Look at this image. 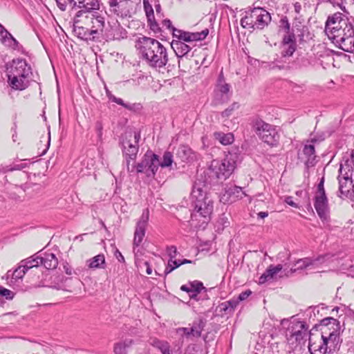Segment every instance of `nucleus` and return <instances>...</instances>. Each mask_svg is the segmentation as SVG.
I'll use <instances>...</instances> for the list:
<instances>
[{"label": "nucleus", "mask_w": 354, "mask_h": 354, "mask_svg": "<svg viewBox=\"0 0 354 354\" xmlns=\"http://www.w3.org/2000/svg\"><path fill=\"white\" fill-rule=\"evenodd\" d=\"M207 185L205 181L197 179L192 191V198L194 199V211L191 214L192 221L203 218V223H207L213 212V201L207 194Z\"/></svg>", "instance_id": "nucleus-1"}, {"label": "nucleus", "mask_w": 354, "mask_h": 354, "mask_svg": "<svg viewBox=\"0 0 354 354\" xmlns=\"http://www.w3.org/2000/svg\"><path fill=\"white\" fill-rule=\"evenodd\" d=\"M142 58L153 68H162L168 62L167 49L158 40L143 37L139 39Z\"/></svg>", "instance_id": "nucleus-2"}, {"label": "nucleus", "mask_w": 354, "mask_h": 354, "mask_svg": "<svg viewBox=\"0 0 354 354\" xmlns=\"http://www.w3.org/2000/svg\"><path fill=\"white\" fill-rule=\"evenodd\" d=\"M270 14L263 8L255 7L245 12V16L241 19V26L243 28L263 30L271 21Z\"/></svg>", "instance_id": "nucleus-3"}, {"label": "nucleus", "mask_w": 354, "mask_h": 354, "mask_svg": "<svg viewBox=\"0 0 354 354\" xmlns=\"http://www.w3.org/2000/svg\"><path fill=\"white\" fill-rule=\"evenodd\" d=\"M250 125L252 131L263 142L272 147L279 145L280 135L275 127L259 117L252 118Z\"/></svg>", "instance_id": "nucleus-4"}, {"label": "nucleus", "mask_w": 354, "mask_h": 354, "mask_svg": "<svg viewBox=\"0 0 354 354\" xmlns=\"http://www.w3.org/2000/svg\"><path fill=\"white\" fill-rule=\"evenodd\" d=\"M291 319L292 320L290 321L287 328L286 335L287 340L291 344L300 342L307 337L309 338L313 335L312 331L313 330H309L308 326L305 322L295 319L294 316H292Z\"/></svg>", "instance_id": "nucleus-5"}, {"label": "nucleus", "mask_w": 354, "mask_h": 354, "mask_svg": "<svg viewBox=\"0 0 354 354\" xmlns=\"http://www.w3.org/2000/svg\"><path fill=\"white\" fill-rule=\"evenodd\" d=\"M353 176L354 170L350 169L348 165L341 162L337 177L339 181V197L345 196L350 198L351 192L354 189Z\"/></svg>", "instance_id": "nucleus-6"}, {"label": "nucleus", "mask_w": 354, "mask_h": 354, "mask_svg": "<svg viewBox=\"0 0 354 354\" xmlns=\"http://www.w3.org/2000/svg\"><path fill=\"white\" fill-rule=\"evenodd\" d=\"M318 328H320L321 335H326L328 341H330L331 344H339L341 326L337 319L332 317H326L320 321L319 325L315 324L312 330H317Z\"/></svg>", "instance_id": "nucleus-7"}, {"label": "nucleus", "mask_w": 354, "mask_h": 354, "mask_svg": "<svg viewBox=\"0 0 354 354\" xmlns=\"http://www.w3.org/2000/svg\"><path fill=\"white\" fill-rule=\"evenodd\" d=\"M159 156L148 150L140 162L134 164L137 173H144L147 177H154L158 169Z\"/></svg>", "instance_id": "nucleus-8"}, {"label": "nucleus", "mask_w": 354, "mask_h": 354, "mask_svg": "<svg viewBox=\"0 0 354 354\" xmlns=\"http://www.w3.org/2000/svg\"><path fill=\"white\" fill-rule=\"evenodd\" d=\"M133 143L131 140H124L122 141V153L126 160L127 169L128 172H133L135 171V165H130L131 160H135L137 158L139 147L138 142L140 139V133L135 131L133 133Z\"/></svg>", "instance_id": "nucleus-9"}, {"label": "nucleus", "mask_w": 354, "mask_h": 354, "mask_svg": "<svg viewBox=\"0 0 354 354\" xmlns=\"http://www.w3.org/2000/svg\"><path fill=\"white\" fill-rule=\"evenodd\" d=\"M308 341V350L311 354H330L337 346V344H331L330 341H328L325 335H321L318 339H314L310 336Z\"/></svg>", "instance_id": "nucleus-10"}, {"label": "nucleus", "mask_w": 354, "mask_h": 354, "mask_svg": "<svg viewBox=\"0 0 354 354\" xmlns=\"http://www.w3.org/2000/svg\"><path fill=\"white\" fill-rule=\"evenodd\" d=\"M180 289L188 293L190 299L198 301L209 299L207 288L199 281H189L187 283L182 285Z\"/></svg>", "instance_id": "nucleus-11"}, {"label": "nucleus", "mask_w": 354, "mask_h": 354, "mask_svg": "<svg viewBox=\"0 0 354 354\" xmlns=\"http://www.w3.org/2000/svg\"><path fill=\"white\" fill-rule=\"evenodd\" d=\"M348 19L345 15L339 12L329 15L325 23V32L328 37L331 39Z\"/></svg>", "instance_id": "nucleus-12"}, {"label": "nucleus", "mask_w": 354, "mask_h": 354, "mask_svg": "<svg viewBox=\"0 0 354 354\" xmlns=\"http://www.w3.org/2000/svg\"><path fill=\"white\" fill-rule=\"evenodd\" d=\"M238 160L239 155L236 153L228 152L218 167L217 177L224 179L228 178L233 173Z\"/></svg>", "instance_id": "nucleus-13"}, {"label": "nucleus", "mask_w": 354, "mask_h": 354, "mask_svg": "<svg viewBox=\"0 0 354 354\" xmlns=\"http://www.w3.org/2000/svg\"><path fill=\"white\" fill-rule=\"evenodd\" d=\"M8 75H21V77H30L32 75V68L24 59H14L10 68H8Z\"/></svg>", "instance_id": "nucleus-14"}, {"label": "nucleus", "mask_w": 354, "mask_h": 354, "mask_svg": "<svg viewBox=\"0 0 354 354\" xmlns=\"http://www.w3.org/2000/svg\"><path fill=\"white\" fill-rule=\"evenodd\" d=\"M206 324V322L202 319L194 322L191 328L181 327L176 329V333L181 338L186 337L189 339L193 337H199Z\"/></svg>", "instance_id": "nucleus-15"}, {"label": "nucleus", "mask_w": 354, "mask_h": 354, "mask_svg": "<svg viewBox=\"0 0 354 354\" xmlns=\"http://www.w3.org/2000/svg\"><path fill=\"white\" fill-rule=\"evenodd\" d=\"M149 212L148 209L143 211L140 219L137 222L134 232L133 245L139 246L145 236L146 228L149 221Z\"/></svg>", "instance_id": "nucleus-16"}, {"label": "nucleus", "mask_w": 354, "mask_h": 354, "mask_svg": "<svg viewBox=\"0 0 354 354\" xmlns=\"http://www.w3.org/2000/svg\"><path fill=\"white\" fill-rule=\"evenodd\" d=\"M91 28L90 29L93 38L96 42L101 41L104 38V29L105 27V19L101 15L94 12L91 17Z\"/></svg>", "instance_id": "nucleus-17"}, {"label": "nucleus", "mask_w": 354, "mask_h": 354, "mask_svg": "<svg viewBox=\"0 0 354 354\" xmlns=\"http://www.w3.org/2000/svg\"><path fill=\"white\" fill-rule=\"evenodd\" d=\"M314 207L322 221H327L328 218V201L326 194L315 195L314 198Z\"/></svg>", "instance_id": "nucleus-18"}, {"label": "nucleus", "mask_w": 354, "mask_h": 354, "mask_svg": "<svg viewBox=\"0 0 354 354\" xmlns=\"http://www.w3.org/2000/svg\"><path fill=\"white\" fill-rule=\"evenodd\" d=\"M281 57H291L297 49L296 37L295 33L284 35L281 42Z\"/></svg>", "instance_id": "nucleus-19"}, {"label": "nucleus", "mask_w": 354, "mask_h": 354, "mask_svg": "<svg viewBox=\"0 0 354 354\" xmlns=\"http://www.w3.org/2000/svg\"><path fill=\"white\" fill-rule=\"evenodd\" d=\"M129 0L108 1L109 12L118 17H126L129 16L130 11L128 8Z\"/></svg>", "instance_id": "nucleus-20"}, {"label": "nucleus", "mask_w": 354, "mask_h": 354, "mask_svg": "<svg viewBox=\"0 0 354 354\" xmlns=\"http://www.w3.org/2000/svg\"><path fill=\"white\" fill-rule=\"evenodd\" d=\"M230 85L225 82L224 76L221 72L217 80L215 92L219 95V100L221 102H227L230 99Z\"/></svg>", "instance_id": "nucleus-21"}, {"label": "nucleus", "mask_w": 354, "mask_h": 354, "mask_svg": "<svg viewBox=\"0 0 354 354\" xmlns=\"http://www.w3.org/2000/svg\"><path fill=\"white\" fill-rule=\"evenodd\" d=\"M77 18L78 17H74V24L73 28V34L78 39L82 41H85L86 42H96L95 38H93V35L91 34L90 29L78 25L80 21L77 19Z\"/></svg>", "instance_id": "nucleus-22"}, {"label": "nucleus", "mask_w": 354, "mask_h": 354, "mask_svg": "<svg viewBox=\"0 0 354 354\" xmlns=\"http://www.w3.org/2000/svg\"><path fill=\"white\" fill-rule=\"evenodd\" d=\"M1 41L8 47L25 53L24 48L18 41L4 28L0 31Z\"/></svg>", "instance_id": "nucleus-23"}, {"label": "nucleus", "mask_w": 354, "mask_h": 354, "mask_svg": "<svg viewBox=\"0 0 354 354\" xmlns=\"http://www.w3.org/2000/svg\"><path fill=\"white\" fill-rule=\"evenodd\" d=\"M284 270L285 269L282 264H278L277 266H274L272 264L270 265L259 278V283L263 284L268 281L276 279L277 275L279 272H284Z\"/></svg>", "instance_id": "nucleus-24"}, {"label": "nucleus", "mask_w": 354, "mask_h": 354, "mask_svg": "<svg viewBox=\"0 0 354 354\" xmlns=\"http://www.w3.org/2000/svg\"><path fill=\"white\" fill-rule=\"evenodd\" d=\"M311 143H315L317 142V140L315 138H313L310 140H308ZM303 153L305 155L306 160H305V165L306 167H312L315 166L316 163V155H315V149L313 144L306 145L303 149Z\"/></svg>", "instance_id": "nucleus-25"}, {"label": "nucleus", "mask_w": 354, "mask_h": 354, "mask_svg": "<svg viewBox=\"0 0 354 354\" xmlns=\"http://www.w3.org/2000/svg\"><path fill=\"white\" fill-rule=\"evenodd\" d=\"M30 77H22L21 75H8V82L15 90L23 91L30 85Z\"/></svg>", "instance_id": "nucleus-26"}, {"label": "nucleus", "mask_w": 354, "mask_h": 354, "mask_svg": "<svg viewBox=\"0 0 354 354\" xmlns=\"http://www.w3.org/2000/svg\"><path fill=\"white\" fill-rule=\"evenodd\" d=\"M41 266H43L47 270L55 269L58 265V259L55 254L51 252H39Z\"/></svg>", "instance_id": "nucleus-27"}, {"label": "nucleus", "mask_w": 354, "mask_h": 354, "mask_svg": "<svg viewBox=\"0 0 354 354\" xmlns=\"http://www.w3.org/2000/svg\"><path fill=\"white\" fill-rule=\"evenodd\" d=\"M127 37V32L120 24L111 26L108 32L106 33L107 40H121Z\"/></svg>", "instance_id": "nucleus-28"}, {"label": "nucleus", "mask_w": 354, "mask_h": 354, "mask_svg": "<svg viewBox=\"0 0 354 354\" xmlns=\"http://www.w3.org/2000/svg\"><path fill=\"white\" fill-rule=\"evenodd\" d=\"M100 9L98 0H84L81 9L75 14V17H81L86 13H91Z\"/></svg>", "instance_id": "nucleus-29"}, {"label": "nucleus", "mask_w": 354, "mask_h": 354, "mask_svg": "<svg viewBox=\"0 0 354 354\" xmlns=\"http://www.w3.org/2000/svg\"><path fill=\"white\" fill-rule=\"evenodd\" d=\"M295 266L297 267L294 268H292L290 270H284V275L286 277H290L297 270H302L307 268L308 267L312 266L311 259L310 257L299 259L295 262Z\"/></svg>", "instance_id": "nucleus-30"}, {"label": "nucleus", "mask_w": 354, "mask_h": 354, "mask_svg": "<svg viewBox=\"0 0 354 354\" xmlns=\"http://www.w3.org/2000/svg\"><path fill=\"white\" fill-rule=\"evenodd\" d=\"M171 46L178 57H182L186 55L192 48L182 41L173 39Z\"/></svg>", "instance_id": "nucleus-31"}, {"label": "nucleus", "mask_w": 354, "mask_h": 354, "mask_svg": "<svg viewBox=\"0 0 354 354\" xmlns=\"http://www.w3.org/2000/svg\"><path fill=\"white\" fill-rule=\"evenodd\" d=\"M133 344L134 340L129 338L116 342L113 345V353L115 354H127L128 349Z\"/></svg>", "instance_id": "nucleus-32"}, {"label": "nucleus", "mask_w": 354, "mask_h": 354, "mask_svg": "<svg viewBox=\"0 0 354 354\" xmlns=\"http://www.w3.org/2000/svg\"><path fill=\"white\" fill-rule=\"evenodd\" d=\"M86 265L91 269L104 268L106 266L104 255L100 254L89 259L86 261Z\"/></svg>", "instance_id": "nucleus-33"}, {"label": "nucleus", "mask_w": 354, "mask_h": 354, "mask_svg": "<svg viewBox=\"0 0 354 354\" xmlns=\"http://www.w3.org/2000/svg\"><path fill=\"white\" fill-rule=\"evenodd\" d=\"M333 43L344 51L354 53V36Z\"/></svg>", "instance_id": "nucleus-34"}, {"label": "nucleus", "mask_w": 354, "mask_h": 354, "mask_svg": "<svg viewBox=\"0 0 354 354\" xmlns=\"http://www.w3.org/2000/svg\"><path fill=\"white\" fill-rule=\"evenodd\" d=\"M40 256L39 253H36L34 255L31 256L29 258H27L21 261L22 263L23 268H26V270H30L33 268H38L41 266V263H39Z\"/></svg>", "instance_id": "nucleus-35"}, {"label": "nucleus", "mask_w": 354, "mask_h": 354, "mask_svg": "<svg viewBox=\"0 0 354 354\" xmlns=\"http://www.w3.org/2000/svg\"><path fill=\"white\" fill-rule=\"evenodd\" d=\"M239 301L236 299H230L221 303L218 306L219 312L224 314H229L234 311L235 308L238 306Z\"/></svg>", "instance_id": "nucleus-36"}, {"label": "nucleus", "mask_w": 354, "mask_h": 354, "mask_svg": "<svg viewBox=\"0 0 354 354\" xmlns=\"http://www.w3.org/2000/svg\"><path fill=\"white\" fill-rule=\"evenodd\" d=\"M177 156L184 162L194 158V153L192 149L186 145H181L178 147Z\"/></svg>", "instance_id": "nucleus-37"}, {"label": "nucleus", "mask_w": 354, "mask_h": 354, "mask_svg": "<svg viewBox=\"0 0 354 354\" xmlns=\"http://www.w3.org/2000/svg\"><path fill=\"white\" fill-rule=\"evenodd\" d=\"M214 136V138L223 145H230L234 141V136L231 133H224L222 132H215Z\"/></svg>", "instance_id": "nucleus-38"}, {"label": "nucleus", "mask_w": 354, "mask_h": 354, "mask_svg": "<svg viewBox=\"0 0 354 354\" xmlns=\"http://www.w3.org/2000/svg\"><path fill=\"white\" fill-rule=\"evenodd\" d=\"M209 34V30L205 28L201 32H188L189 42L195 41H202L206 38Z\"/></svg>", "instance_id": "nucleus-39"}, {"label": "nucleus", "mask_w": 354, "mask_h": 354, "mask_svg": "<svg viewBox=\"0 0 354 354\" xmlns=\"http://www.w3.org/2000/svg\"><path fill=\"white\" fill-rule=\"evenodd\" d=\"M312 261V266L317 268L319 266L326 263L330 258V254H321L317 257H310Z\"/></svg>", "instance_id": "nucleus-40"}, {"label": "nucleus", "mask_w": 354, "mask_h": 354, "mask_svg": "<svg viewBox=\"0 0 354 354\" xmlns=\"http://www.w3.org/2000/svg\"><path fill=\"white\" fill-rule=\"evenodd\" d=\"M106 94H107V97L109 99V100H111L119 105L122 106L123 107H124L125 109H127L128 110L133 109V106L135 104L131 105L130 104L124 103L122 99L115 97V95H112L110 92H107Z\"/></svg>", "instance_id": "nucleus-41"}, {"label": "nucleus", "mask_w": 354, "mask_h": 354, "mask_svg": "<svg viewBox=\"0 0 354 354\" xmlns=\"http://www.w3.org/2000/svg\"><path fill=\"white\" fill-rule=\"evenodd\" d=\"M173 162V155L169 151H165L163 154L162 160L160 162L159 160V165L158 167H161L162 168L164 167H168L171 165Z\"/></svg>", "instance_id": "nucleus-42"}, {"label": "nucleus", "mask_w": 354, "mask_h": 354, "mask_svg": "<svg viewBox=\"0 0 354 354\" xmlns=\"http://www.w3.org/2000/svg\"><path fill=\"white\" fill-rule=\"evenodd\" d=\"M279 28L283 30L286 32V35L294 33L293 32H290V24L286 16H283L279 20Z\"/></svg>", "instance_id": "nucleus-43"}, {"label": "nucleus", "mask_w": 354, "mask_h": 354, "mask_svg": "<svg viewBox=\"0 0 354 354\" xmlns=\"http://www.w3.org/2000/svg\"><path fill=\"white\" fill-rule=\"evenodd\" d=\"M181 265H182V263H180V260L169 259L168 261V264L164 271L165 274L167 275L168 274L174 270H175L176 268L180 266Z\"/></svg>", "instance_id": "nucleus-44"}, {"label": "nucleus", "mask_w": 354, "mask_h": 354, "mask_svg": "<svg viewBox=\"0 0 354 354\" xmlns=\"http://www.w3.org/2000/svg\"><path fill=\"white\" fill-rule=\"evenodd\" d=\"M58 8L62 11L66 10L67 5H70L72 9L76 8V3L73 0H55Z\"/></svg>", "instance_id": "nucleus-45"}, {"label": "nucleus", "mask_w": 354, "mask_h": 354, "mask_svg": "<svg viewBox=\"0 0 354 354\" xmlns=\"http://www.w3.org/2000/svg\"><path fill=\"white\" fill-rule=\"evenodd\" d=\"M144 9L147 17V21L153 19L154 12L151 5L149 3V0H143Z\"/></svg>", "instance_id": "nucleus-46"}, {"label": "nucleus", "mask_w": 354, "mask_h": 354, "mask_svg": "<svg viewBox=\"0 0 354 354\" xmlns=\"http://www.w3.org/2000/svg\"><path fill=\"white\" fill-rule=\"evenodd\" d=\"M27 271L28 270H26V268H23L22 263H21V265L12 272V279L15 280L21 279Z\"/></svg>", "instance_id": "nucleus-47"}, {"label": "nucleus", "mask_w": 354, "mask_h": 354, "mask_svg": "<svg viewBox=\"0 0 354 354\" xmlns=\"http://www.w3.org/2000/svg\"><path fill=\"white\" fill-rule=\"evenodd\" d=\"M239 108V104L237 102H234L227 109H225L223 111L221 112V116L223 118H228L232 114V112L234 110H236Z\"/></svg>", "instance_id": "nucleus-48"}, {"label": "nucleus", "mask_w": 354, "mask_h": 354, "mask_svg": "<svg viewBox=\"0 0 354 354\" xmlns=\"http://www.w3.org/2000/svg\"><path fill=\"white\" fill-rule=\"evenodd\" d=\"M227 193L230 196L234 195L236 197L241 198H242V195H244V193L242 191V188L241 187H238V186H235V185L230 187L227 189Z\"/></svg>", "instance_id": "nucleus-49"}, {"label": "nucleus", "mask_w": 354, "mask_h": 354, "mask_svg": "<svg viewBox=\"0 0 354 354\" xmlns=\"http://www.w3.org/2000/svg\"><path fill=\"white\" fill-rule=\"evenodd\" d=\"M342 31L337 32V35H335L331 39L333 40V42L337 41L339 40L343 39H347L349 37H353L354 36V30H352V31L349 32L347 31L345 34H342Z\"/></svg>", "instance_id": "nucleus-50"}, {"label": "nucleus", "mask_w": 354, "mask_h": 354, "mask_svg": "<svg viewBox=\"0 0 354 354\" xmlns=\"http://www.w3.org/2000/svg\"><path fill=\"white\" fill-rule=\"evenodd\" d=\"M152 345L159 349L160 352L165 351L167 348H170L169 344L167 342L161 341L157 339L153 341Z\"/></svg>", "instance_id": "nucleus-51"}, {"label": "nucleus", "mask_w": 354, "mask_h": 354, "mask_svg": "<svg viewBox=\"0 0 354 354\" xmlns=\"http://www.w3.org/2000/svg\"><path fill=\"white\" fill-rule=\"evenodd\" d=\"M14 295H15V293L12 291L0 286V297H1L10 300V299H12V298L14 297Z\"/></svg>", "instance_id": "nucleus-52"}, {"label": "nucleus", "mask_w": 354, "mask_h": 354, "mask_svg": "<svg viewBox=\"0 0 354 354\" xmlns=\"http://www.w3.org/2000/svg\"><path fill=\"white\" fill-rule=\"evenodd\" d=\"M352 30H354V24L353 23L348 19V20H346V22L342 26V27L341 28V29H339L338 30V32H342V34H345L346 32H347V31L351 32L352 31Z\"/></svg>", "instance_id": "nucleus-53"}, {"label": "nucleus", "mask_w": 354, "mask_h": 354, "mask_svg": "<svg viewBox=\"0 0 354 354\" xmlns=\"http://www.w3.org/2000/svg\"><path fill=\"white\" fill-rule=\"evenodd\" d=\"M324 176H322L317 185L315 195L326 194L324 189Z\"/></svg>", "instance_id": "nucleus-54"}, {"label": "nucleus", "mask_w": 354, "mask_h": 354, "mask_svg": "<svg viewBox=\"0 0 354 354\" xmlns=\"http://www.w3.org/2000/svg\"><path fill=\"white\" fill-rule=\"evenodd\" d=\"M148 25L151 30H153L155 33L160 32L161 31V28L159 26L158 24L155 20V17L151 21H147Z\"/></svg>", "instance_id": "nucleus-55"}, {"label": "nucleus", "mask_w": 354, "mask_h": 354, "mask_svg": "<svg viewBox=\"0 0 354 354\" xmlns=\"http://www.w3.org/2000/svg\"><path fill=\"white\" fill-rule=\"evenodd\" d=\"M217 223L219 226H221L222 229L227 227L230 225L227 217L223 214L218 219Z\"/></svg>", "instance_id": "nucleus-56"}, {"label": "nucleus", "mask_w": 354, "mask_h": 354, "mask_svg": "<svg viewBox=\"0 0 354 354\" xmlns=\"http://www.w3.org/2000/svg\"><path fill=\"white\" fill-rule=\"evenodd\" d=\"M166 252L169 257V259H174L177 255V248L174 245L167 246Z\"/></svg>", "instance_id": "nucleus-57"}, {"label": "nucleus", "mask_w": 354, "mask_h": 354, "mask_svg": "<svg viewBox=\"0 0 354 354\" xmlns=\"http://www.w3.org/2000/svg\"><path fill=\"white\" fill-rule=\"evenodd\" d=\"M324 2L329 3L332 4L333 6H337L340 8L342 10H345V7H344L343 2L344 0H322Z\"/></svg>", "instance_id": "nucleus-58"}, {"label": "nucleus", "mask_w": 354, "mask_h": 354, "mask_svg": "<svg viewBox=\"0 0 354 354\" xmlns=\"http://www.w3.org/2000/svg\"><path fill=\"white\" fill-rule=\"evenodd\" d=\"M177 32H179V35H178V41H182L183 42H185V41L189 42L188 32L183 31V30L177 31Z\"/></svg>", "instance_id": "nucleus-59"}, {"label": "nucleus", "mask_w": 354, "mask_h": 354, "mask_svg": "<svg viewBox=\"0 0 354 354\" xmlns=\"http://www.w3.org/2000/svg\"><path fill=\"white\" fill-rule=\"evenodd\" d=\"M95 129L97 133V136L99 138H102V130H103V124L101 121L97 120L95 124Z\"/></svg>", "instance_id": "nucleus-60"}, {"label": "nucleus", "mask_w": 354, "mask_h": 354, "mask_svg": "<svg viewBox=\"0 0 354 354\" xmlns=\"http://www.w3.org/2000/svg\"><path fill=\"white\" fill-rule=\"evenodd\" d=\"M299 67L307 66L309 64L308 59L305 57L297 58L295 61Z\"/></svg>", "instance_id": "nucleus-61"}, {"label": "nucleus", "mask_w": 354, "mask_h": 354, "mask_svg": "<svg viewBox=\"0 0 354 354\" xmlns=\"http://www.w3.org/2000/svg\"><path fill=\"white\" fill-rule=\"evenodd\" d=\"M251 294L252 291L250 290L243 291L239 294L238 299L236 300H238L239 302L241 301H243L246 299Z\"/></svg>", "instance_id": "nucleus-62"}, {"label": "nucleus", "mask_w": 354, "mask_h": 354, "mask_svg": "<svg viewBox=\"0 0 354 354\" xmlns=\"http://www.w3.org/2000/svg\"><path fill=\"white\" fill-rule=\"evenodd\" d=\"M162 26L163 28H165L170 31L172 30V28H174L172 26L171 21L169 19H165L162 21Z\"/></svg>", "instance_id": "nucleus-63"}, {"label": "nucleus", "mask_w": 354, "mask_h": 354, "mask_svg": "<svg viewBox=\"0 0 354 354\" xmlns=\"http://www.w3.org/2000/svg\"><path fill=\"white\" fill-rule=\"evenodd\" d=\"M63 268H64V272L68 275H71L73 274V270L72 267L67 262L64 263Z\"/></svg>", "instance_id": "nucleus-64"}]
</instances>
